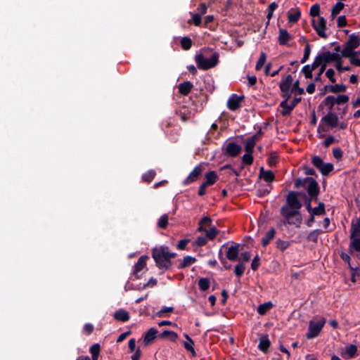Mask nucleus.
Instances as JSON below:
<instances>
[{"label":"nucleus","instance_id":"16","mask_svg":"<svg viewBox=\"0 0 360 360\" xmlns=\"http://www.w3.org/2000/svg\"><path fill=\"white\" fill-rule=\"evenodd\" d=\"M239 256V245L236 244L235 245H231L228 248V250L226 252V257L227 259L236 262L238 260Z\"/></svg>","mask_w":360,"mask_h":360},{"label":"nucleus","instance_id":"3","mask_svg":"<svg viewBox=\"0 0 360 360\" xmlns=\"http://www.w3.org/2000/svg\"><path fill=\"white\" fill-rule=\"evenodd\" d=\"M295 188L306 187L309 200L317 202L320 187L318 182L312 177L298 178L295 181Z\"/></svg>","mask_w":360,"mask_h":360},{"label":"nucleus","instance_id":"40","mask_svg":"<svg viewBox=\"0 0 360 360\" xmlns=\"http://www.w3.org/2000/svg\"><path fill=\"white\" fill-rule=\"evenodd\" d=\"M345 4L342 2H337L331 9V17L334 18L344 8Z\"/></svg>","mask_w":360,"mask_h":360},{"label":"nucleus","instance_id":"45","mask_svg":"<svg viewBox=\"0 0 360 360\" xmlns=\"http://www.w3.org/2000/svg\"><path fill=\"white\" fill-rule=\"evenodd\" d=\"M168 215L165 214L160 217L158 222V226L160 229H165L168 225Z\"/></svg>","mask_w":360,"mask_h":360},{"label":"nucleus","instance_id":"38","mask_svg":"<svg viewBox=\"0 0 360 360\" xmlns=\"http://www.w3.org/2000/svg\"><path fill=\"white\" fill-rule=\"evenodd\" d=\"M180 44H181V48L184 50L188 51L191 48L193 41L190 37H184L181 38V39L180 41Z\"/></svg>","mask_w":360,"mask_h":360},{"label":"nucleus","instance_id":"61","mask_svg":"<svg viewBox=\"0 0 360 360\" xmlns=\"http://www.w3.org/2000/svg\"><path fill=\"white\" fill-rule=\"evenodd\" d=\"M334 75H335V71L332 68H329L326 70V76L329 79V80L332 82V83H335L336 82V79L334 77Z\"/></svg>","mask_w":360,"mask_h":360},{"label":"nucleus","instance_id":"47","mask_svg":"<svg viewBox=\"0 0 360 360\" xmlns=\"http://www.w3.org/2000/svg\"><path fill=\"white\" fill-rule=\"evenodd\" d=\"M357 352V347L355 345H350L349 347L346 348V354L348 355L349 358H354Z\"/></svg>","mask_w":360,"mask_h":360},{"label":"nucleus","instance_id":"20","mask_svg":"<svg viewBox=\"0 0 360 360\" xmlns=\"http://www.w3.org/2000/svg\"><path fill=\"white\" fill-rule=\"evenodd\" d=\"M293 79L290 75H288L283 79L279 84L281 93L290 91Z\"/></svg>","mask_w":360,"mask_h":360},{"label":"nucleus","instance_id":"8","mask_svg":"<svg viewBox=\"0 0 360 360\" xmlns=\"http://www.w3.org/2000/svg\"><path fill=\"white\" fill-rule=\"evenodd\" d=\"M326 319L321 318L316 322L311 321L309 324L308 332L306 335L307 339L317 337L326 323Z\"/></svg>","mask_w":360,"mask_h":360},{"label":"nucleus","instance_id":"46","mask_svg":"<svg viewBox=\"0 0 360 360\" xmlns=\"http://www.w3.org/2000/svg\"><path fill=\"white\" fill-rule=\"evenodd\" d=\"M290 245V243L287 240H283L281 239H278L276 241V246L278 249L281 250V251H284L286 250Z\"/></svg>","mask_w":360,"mask_h":360},{"label":"nucleus","instance_id":"53","mask_svg":"<svg viewBox=\"0 0 360 360\" xmlns=\"http://www.w3.org/2000/svg\"><path fill=\"white\" fill-rule=\"evenodd\" d=\"M219 259L220 260L221 263L223 264L224 267L225 269H231V268L232 267L231 264H229L227 262V259L226 257H224L223 255H222V252H221V250H219Z\"/></svg>","mask_w":360,"mask_h":360},{"label":"nucleus","instance_id":"29","mask_svg":"<svg viewBox=\"0 0 360 360\" xmlns=\"http://www.w3.org/2000/svg\"><path fill=\"white\" fill-rule=\"evenodd\" d=\"M325 89H328L329 92L337 94L340 92H345L347 86L344 84H337L335 85H326L325 86Z\"/></svg>","mask_w":360,"mask_h":360},{"label":"nucleus","instance_id":"42","mask_svg":"<svg viewBox=\"0 0 360 360\" xmlns=\"http://www.w3.org/2000/svg\"><path fill=\"white\" fill-rule=\"evenodd\" d=\"M322 233H323V231L321 229L314 230L309 233L307 238L309 241L316 243L319 236L321 235Z\"/></svg>","mask_w":360,"mask_h":360},{"label":"nucleus","instance_id":"5","mask_svg":"<svg viewBox=\"0 0 360 360\" xmlns=\"http://www.w3.org/2000/svg\"><path fill=\"white\" fill-rule=\"evenodd\" d=\"M360 45V38L356 34H352L349 36L348 41L345 43V47L342 51L341 56L345 58L356 57L357 52L354 51Z\"/></svg>","mask_w":360,"mask_h":360},{"label":"nucleus","instance_id":"59","mask_svg":"<svg viewBox=\"0 0 360 360\" xmlns=\"http://www.w3.org/2000/svg\"><path fill=\"white\" fill-rule=\"evenodd\" d=\"M260 259H259V255H256L252 261V263H251V269L253 270V271H257L260 265Z\"/></svg>","mask_w":360,"mask_h":360},{"label":"nucleus","instance_id":"12","mask_svg":"<svg viewBox=\"0 0 360 360\" xmlns=\"http://www.w3.org/2000/svg\"><path fill=\"white\" fill-rule=\"evenodd\" d=\"M244 98V96H238L236 94H232L227 101V108L231 111L238 110L240 107V103Z\"/></svg>","mask_w":360,"mask_h":360},{"label":"nucleus","instance_id":"22","mask_svg":"<svg viewBox=\"0 0 360 360\" xmlns=\"http://www.w3.org/2000/svg\"><path fill=\"white\" fill-rule=\"evenodd\" d=\"M113 317L115 320L126 322L129 319V313L124 309H119L114 314Z\"/></svg>","mask_w":360,"mask_h":360},{"label":"nucleus","instance_id":"15","mask_svg":"<svg viewBox=\"0 0 360 360\" xmlns=\"http://www.w3.org/2000/svg\"><path fill=\"white\" fill-rule=\"evenodd\" d=\"M148 256L143 255L140 257L134 266V275L136 279L140 278L141 276L139 274V272L146 266V260Z\"/></svg>","mask_w":360,"mask_h":360},{"label":"nucleus","instance_id":"55","mask_svg":"<svg viewBox=\"0 0 360 360\" xmlns=\"http://www.w3.org/2000/svg\"><path fill=\"white\" fill-rule=\"evenodd\" d=\"M251 258L250 252H244L239 255L238 256V262H242L245 264V262H248Z\"/></svg>","mask_w":360,"mask_h":360},{"label":"nucleus","instance_id":"17","mask_svg":"<svg viewBox=\"0 0 360 360\" xmlns=\"http://www.w3.org/2000/svg\"><path fill=\"white\" fill-rule=\"evenodd\" d=\"M262 134L261 130L256 134L248 138L245 141V150L246 153H252L253 149L256 144V141L258 140V136Z\"/></svg>","mask_w":360,"mask_h":360},{"label":"nucleus","instance_id":"24","mask_svg":"<svg viewBox=\"0 0 360 360\" xmlns=\"http://www.w3.org/2000/svg\"><path fill=\"white\" fill-rule=\"evenodd\" d=\"M218 175L215 171H209L205 174V184L208 186L215 184L218 179Z\"/></svg>","mask_w":360,"mask_h":360},{"label":"nucleus","instance_id":"26","mask_svg":"<svg viewBox=\"0 0 360 360\" xmlns=\"http://www.w3.org/2000/svg\"><path fill=\"white\" fill-rule=\"evenodd\" d=\"M317 68V63L313 62L311 65H304L302 69V72L306 79H311L313 77L312 71L316 70Z\"/></svg>","mask_w":360,"mask_h":360},{"label":"nucleus","instance_id":"6","mask_svg":"<svg viewBox=\"0 0 360 360\" xmlns=\"http://www.w3.org/2000/svg\"><path fill=\"white\" fill-rule=\"evenodd\" d=\"M281 214L285 217L286 223L288 224H295V222L290 221V219L296 217V222L298 226L302 223V216L299 210L290 208L288 205H283L281 208Z\"/></svg>","mask_w":360,"mask_h":360},{"label":"nucleus","instance_id":"9","mask_svg":"<svg viewBox=\"0 0 360 360\" xmlns=\"http://www.w3.org/2000/svg\"><path fill=\"white\" fill-rule=\"evenodd\" d=\"M222 150L225 155L234 158L241 153L242 148L236 142L232 141L225 143L223 146Z\"/></svg>","mask_w":360,"mask_h":360},{"label":"nucleus","instance_id":"57","mask_svg":"<svg viewBox=\"0 0 360 360\" xmlns=\"http://www.w3.org/2000/svg\"><path fill=\"white\" fill-rule=\"evenodd\" d=\"M278 162V156L274 152L271 153L269 158L268 159V164L269 166H275Z\"/></svg>","mask_w":360,"mask_h":360},{"label":"nucleus","instance_id":"51","mask_svg":"<svg viewBox=\"0 0 360 360\" xmlns=\"http://www.w3.org/2000/svg\"><path fill=\"white\" fill-rule=\"evenodd\" d=\"M193 22L195 26H200L202 23L201 15L199 13L192 14V19L188 20V23Z\"/></svg>","mask_w":360,"mask_h":360},{"label":"nucleus","instance_id":"10","mask_svg":"<svg viewBox=\"0 0 360 360\" xmlns=\"http://www.w3.org/2000/svg\"><path fill=\"white\" fill-rule=\"evenodd\" d=\"M311 25L320 37L323 39H326L328 37L325 32L326 29V21L323 17L319 16L317 22L314 19H313L311 21Z\"/></svg>","mask_w":360,"mask_h":360},{"label":"nucleus","instance_id":"41","mask_svg":"<svg viewBox=\"0 0 360 360\" xmlns=\"http://www.w3.org/2000/svg\"><path fill=\"white\" fill-rule=\"evenodd\" d=\"M340 258L342 259V261H344L345 262H346L348 264V266L351 271H360V269L359 267H353L351 265V263H350L351 258L348 254H347L345 252H342L340 255Z\"/></svg>","mask_w":360,"mask_h":360},{"label":"nucleus","instance_id":"44","mask_svg":"<svg viewBox=\"0 0 360 360\" xmlns=\"http://www.w3.org/2000/svg\"><path fill=\"white\" fill-rule=\"evenodd\" d=\"M183 345L187 351H188L191 353L193 356H196V352L193 348V345H194L193 340L184 341Z\"/></svg>","mask_w":360,"mask_h":360},{"label":"nucleus","instance_id":"4","mask_svg":"<svg viewBox=\"0 0 360 360\" xmlns=\"http://www.w3.org/2000/svg\"><path fill=\"white\" fill-rule=\"evenodd\" d=\"M219 54L214 52L210 58H206L202 53L196 54L195 61L199 69L207 70L216 67L219 62Z\"/></svg>","mask_w":360,"mask_h":360},{"label":"nucleus","instance_id":"2","mask_svg":"<svg viewBox=\"0 0 360 360\" xmlns=\"http://www.w3.org/2000/svg\"><path fill=\"white\" fill-rule=\"evenodd\" d=\"M332 61L335 62V68L339 72L349 71L351 70L349 66H341V55L338 53H331L329 51L319 53L314 60V62L317 63V67L324 65L325 68H326L328 63Z\"/></svg>","mask_w":360,"mask_h":360},{"label":"nucleus","instance_id":"18","mask_svg":"<svg viewBox=\"0 0 360 360\" xmlns=\"http://www.w3.org/2000/svg\"><path fill=\"white\" fill-rule=\"evenodd\" d=\"M292 39V37L285 29H279L278 42L281 46L288 45V42Z\"/></svg>","mask_w":360,"mask_h":360},{"label":"nucleus","instance_id":"43","mask_svg":"<svg viewBox=\"0 0 360 360\" xmlns=\"http://www.w3.org/2000/svg\"><path fill=\"white\" fill-rule=\"evenodd\" d=\"M266 60V55L265 53L262 52L260 53L259 58L256 63L255 70H260L264 66Z\"/></svg>","mask_w":360,"mask_h":360},{"label":"nucleus","instance_id":"30","mask_svg":"<svg viewBox=\"0 0 360 360\" xmlns=\"http://www.w3.org/2000/svg\"><path fill=\"white\" fill-rule=\"evenodd\" d=\"M276 234V230L274 228H271L266 234L265 236L262 238L261 243L262 246L266 247L267 246L270 241L274 238Z\"/></svg>","mask_w":360,"mask_h":360},{"label":"nucleus","instance_id":"13","mask_svg":"<svg viewBox=\"0 0 360 360\" xmlns=\"http://www.w3.org/2000/svg\"><path fill=\"white\" fill-rule=\"evenodd\" d=\"M321 122H324L330 128H335L338 126V117L335 112L329 111L327 115L321 118Z\"/></svg>","mask_w":360,"mask_h":360},{"label":"nucleus","instance_id":"48","mask_svg":"<svg viewBox=\"0 0 360 360\" xmlns=\"http://www.w3.org/2000/svg\"><path fill=\"white\" fill-rule=\"evenodd\" d=\"M291 92L297 94L299 95H302L304 94V90L303 88L300 87V82L298 80L294 82L292 86Z\"/></svg>","mask_w":360,"mask_h":360},{"label":"nucleus","instance_id":"7","mask_svg":"<svg viewBox=\"0 0 360 360\" xmlns=\"http://www.w3.org/2000/svg\"><path fill=\"white\" fill-rule=\"evenodd\" d=\"M311 163L320 171L323 176H328L334 169V165L332 163H325L323 160L317 155H314L311 158Z\"/></svg>","mask_w":360,"mask_h":360},{"label":"nucleus","instance_id":"34","mask_svg":"<svg viewBox=\"0 0 360 360\" xmlns=\"http://www.w3.org/2000/svg\"><path fill=\"white\" fill-rule=\"evenodd\" d=\"M273 307V304L271 302H264L261 304L257 307V313L260 315H264L269 310Z\"/></svg>","mask_w":360,"mask_h":360},{"label":"nucleus","instance_id":"36","mask_svg":"<svg viewBox=\"0 0 360 360\" xmlns=\"http://www.w3.org/2000/svg\"><path fill=\"white\" fill-rule=\"evenodd\" d=\"M254 160L253 156L251 153H245L242 157L243 164L240 167V170H243L244 169L243 165H250L252 164Z\"/></svg>","mask_w":360,"mask_h":360},{"label":"nucleus","instance_id":"37","mask_svg":"<svg viewBox=\"0 0 360 360\" xmlns=\"http://www.w3.org/2000/svg\"><path fill=\"white\" fill-rule=\"evenodd\" d=\"M198 287L201 291H206L209 289L210 285V280L207 278H200L198 280Z\"/></svg>","mask_w":360,"mask_h":360},{"label":"nucleus","instance_id":"25","mask_svg":"<svg viewBox=\"0 0 360 360\" xmlns=\"http://www.w3.org/2000/svg\"><path fill=\"white\" fill-rule=\"evenodd\" d=\"M196 262V259L194 257H191L189 255L184 257L181 263L177 265L178 269H183L191 266Z\"/></svg>","mask_w":360,"mask_h":360},{"label":"nucleus","instance_id":"60","mask_svg":"<svg viewBox=\"0 0 360 360\" xmlns=\"http://www.w3.org/2000/svg\"><path fill=\"white\" fill-rule=\"evenodd\" d=\"M323 122H321L318 127L317 132L319 134V137L320 139H322L325 137V134H323V132H326L328 131V129L325 125L322 124Z\"/></svg>","mask_w":360,"mask_h":360},{"label":"nucleus","instance_id":"27","mask_svg":"<svg viewBox=\"0 0 360 360\" xmlns=\"http://www.w3.org/2000/svg\"><path fill=\"white\" fill-rule=\"evenodd\" d=\"M301 17V11L300 8H292L288 14V20L290 23H295L297 22Z\"/></svg>","mask_w":360,"mask_h":360},{"label":"nucleus","instance_id":"52","mask_svg":"<svg viewBox=\"0 0 360 360\" xmlns=\"http://www.w3.org/2000/svg\"><path fill=\"white\" fill-rule=\"evenodd\" d=\"M335 99L336 104L340 105V104L347 103L349 101V98L346 94H340V95H338L336 98H335Z\"/></svg>","mask_w":360,"mask_h":360},{"label":"nucleus","instance_id":"33","mask_svg":"<svg viewBox=\"0 0 360 360\" xmlns=\"http://www.w3.org/2000/svg\"><path fill=\"white\" fill-rule=\"evenodd\" d=\"M245 269H246L245 264L242 262H239L234 267L233 271H234L236 276L240 279V277L243 275V274L245 271Z\"/></svg>","mask_w":360,"mask_h":360},{"label":"nucleus","instance_id":"19","mask_svg":"<svg viewBox=\"0 0 360 360\" xmlns=\"http://www.w3.org/2000/svg\"><path fill=\"white\" fill-rule=\"evenodd\" d=\"M158 330L155 328H150L147 330L143 336V342L146 345H150L158 335Z\"/></svg>","mask_w":360,"mask_h":360},{"label":"nucleus","instance_id":"11","mask_svg":"<svg viewBox=\"0 0 360 360\" xmlns=\"http://www.w3.org/2000/svg\"><path fill=\"white\" fill-rule=\"evenodd\" d=\"M287 205L290 208H293L296 210H299L302 207V204L298 199L297 191H290L286 197Z\"/></svg>","mask_w":360,"mask_h":360},{"label":"nucleus","instance_id":"56","mask_svg":"<svg viewBox=\"0 0 360 360\" xmlns=\"http://www.w3.org/2000/svg\"><path fill=\"white\" fill-rule=\"evenodd\" d=\"M271 186H269L268 187L259 188L257 191V193L259 197H264V196L267 195L271 192Z\"/></svg>","mask_w":360,"mask_h":360},{"label":"nucleus","instance_id":"39","mask_svg":"<svg viewBox=\"0 0 360 360\" xmlns=\"http://www.w3.org/2000/svg\"><path fill=\"white\" fill-rule=\"evenodd\" d=\"M156 175L154 169H150L142 175V180L146 183H150Z\"/></svg>","mask_w":360,"mask_h":360},{"label":"nucleus","instance_id":"54","mask_svg":"<svg viewBox=\"0 0 360 360\" xmlns=\"http://www.w3.org/2000/svg\"><path fill=\"white\" fill-rule=\"evenodd\" d=\"M320 13V6L318 4L312 5L310 8L309 14L312 17L319 16Z\"/></svg>","mask_w":360,"mask_h":360},{"label":"nucleus","instance_id":"49","mask_svg":"<svg viewBox=\"0 0 360 360\" xmlns=\"http://www.w3.org/2000/svg\"><path fill=\"white\" fill-rule=\"evenodd\" d=\"M310 53H311V45L309 43H307L305 45V47H304V49L303 57L301 59V63H304L309 59V57L310 56Z\"/></svg>","mask_w":360,"mask_h":360},{"label":"nucleus","instance_id":"1","mask_svg":"<svg viewBox=\"0 0 360 360\" xmlns=\"http://www.w3.org/2000/svg\"><path fill=\"white\" fill-rule=\"evenodd\" d=\"M151 252L157 267L162 271H167L172 267L173 262L171 259L176 256V254L171 252L167 245L155 247Z\"/></svg>","mask_w":360,"mask_h":360},{"label":"nucleus","instance_id":"32","mask_svg":"<svg viewBox=\"0 0 360 360\" xmlns=\"http://www.w3.org/2000/svg\"><path fill=\"white\" fill-rule=\"evenodd\" d=\"M336 104L335 97L333 96H328L320 104L319 107H322L323 105L326 106L329 111H332L333 106Z\"/></svg>","mask_w":360,"mask_h":360},{"label":"nucleus","instance_id":"50","mask_svg":"<svg viewBox=\"0 0 360 360\" xmlns=\"http://www.w3.org/2000/svg\"><path fill=\"white\" fill-rule=\"evenodd\" d=\"M219 233V230L216 227H212L210 230L206 231V238L209 240H213Z\"/></svg>","mask_w":360,"mask_h":360},{"label":"nucleus","instance_id":"23","mask_svg":"<svg viewBox=\"0 0 360 360\" xmlns=\"http://www.w3.org/2000/svg\"><path fill=\"white\" fill-rule=\"evenodd\" d=\"M259 177L269 183L274 181L275 179L274 173L271 170H264V167H261L259 169Z\"/></svg>","mask_w":360,"mask_h":360},{"label":"nucleus","instance_id":"64","mask_svg":"<svg viewBox=\"0 0 360 360\" xmlns=\"http://www.w3.org/2000/svg\"><path fill=\"white\" fill-rule=\"evenodd\" d=\"M207 243V238L203 236H198L195 240V244L197 246L202 247Z\"/></svg>","mask_w":360,"mask_h":360},{"label":"nucleus","instance_id":"21","mask_svg":"<svg viewBox=\"0 0 360 360\" xmlns=\"http://www.w3.org/2000/svg\"><path fill=\"white\" fill-rule=\"evenodd\" d=\"M271 345V342L269 339L268 335H263L259 338V342L257 346L259 350L261 352L266 353Z\"/></svg>","mask_w":360,"mask_h":360},{"label":"nucleus","instance_id":"14","mask_svg":"<svg viewBox=\"0 0 360 360\" xmlns=\"http://www.w3.org/2000/svg\"><path fill=\"white\" fill-rule=\"evenodd\" d=\"M202 172V168L200 165L195 167V168L191 171L187 178L184 180V184L188 185L192 182L195 181L201 175Z\"/></svg>","mask_w":360,"mask_h":360},{"label":"nucleus","instance_id":"62","mask_svg":"<svg viewBox=\"0 0 360 360\" xmlns=\"http://www.w3.org/2000/svg\"><path fill=\"white\" fill-rule=\"evenodd\" d=\"M333 155L335 159L339 160L342 158L343 152L340 148H333Z\"/></svg>","mask_w":360,"mask_h":360},{"label":"nucleus","instance_id":"31","mask_svg":"<svg viewBox=\"0 0 360 360\" xmlns=\"http://www.w3.org/2000/svg\"><path fill=\"white\" fill-rule=\"evenodd\" d=\"M160 338H167L170 341L175 342L178 339V335L176 333L172 330H165L162 333L158 335Z\"/></svg>","mask_w":360,"mask_h":360},{"label":"nucleus","instance_id":"35","mask_svg":"<svg viewBox=\"0 0 360 360\" xmlns=\"http://www.w3.org/2000/svg\"><path fill=\"white\" fill-rule=\"evenodd\" d=\"M326 213L325 204L319 202L317 207H313L309 214H313L315 216L323 215Z\"/></svg>","mask_w":360,"mask_h":360},{"label":"nucleus","instance_id":"63","mask_svg":"<svg viewBox=\"0 0 360 360\" xmlns=\"http://www.w3.org/2000/svg\"><path fill=\"white\" fill-rule=\"evenodd\" d=\"M337 25L338 27H344L347 25V19L345 15H340L338 18Z\"/></svg>","mask_w":360,"mask_h":360},{"label":"nucleus","instance_id":"28","mask_svg":"<svg viewBox=\"0 0 360 360\" xmlns=\"http://www.w3.org/2000/svg\"><path fill=\"white\" fill-rule=\"evenodd\" d=\"M193 87L192 82L189 81L184 82L179 85V92L184 95L187 96Z\"/></svg>","mask_w":360,"mask_h":360},{"label":"nucleus","instance_id":"58","mask_svg":"<svg viewBox=\"0 0 360 360\" xmlns=\"http://www.w3.org/2000/svg\"><path fill=\"white\" fill-rule=\"evenodd\" d=\"M101 350V346L98 343L94 344L89 349V352L91 355H99Z\"/></svg>","mask_w":360,"mask_h":360}]
</instances>
